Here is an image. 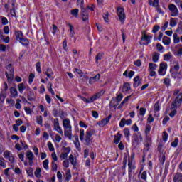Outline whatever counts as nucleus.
I'll list each match as a JSON object with an SVG mask.
<instances>
[{"label": "nucleus", "mask_w": 182, "mask_h": 182, "mask_svg": "<svg viewBox=\"0 0 182 182\" xmlns=\"http://www.w3.org/2000/svg\"><path fill=\"white\" fill-rule=\"evenodd\" d=\"M182 105V93H179L175 100L172 102L171 110L180 107Z\"/></svg>", "instance_id": "nucleus-1"}, {"label": "nucleus", "mask_w": 182, "mask_h": 182, "mask_svg": "<svg viewBox=\"0 0 182 182\" xmlns=\"http://www.w3.org/2000/svg\"><path fill=\"white\" fill-rule=\"evenodd\" d=\"M7 70L8 71L5 73V75L7 77V80H9V82H12V80H14V73L12 64H9L7 65Z\"/></svg>", "instance_id": "nucleus-2"}, {"label": "nucleus", "mask_w": 182, "mask_h": 182, "mask_svg": "<svg viewBox=\"0 0 182 182\" xmlns=\"http://www.w3.org/2000/svg\"><path fill=\"white\" fill-rule=\"evenodd\" d=\"M117 14L118 15L120 22H122V23H124V19H126L124 9L123 7H118L117 9Z\"/></svg>", "instance_id": "nucleus-3"}, {"label": "nucleus", "mask_w": 182, "mask_h": 182, "mask_svg": "<svg viewBox=\"0 0 182 182\" xmlns=\"http://www.w3.org/2000/svg\"><path fill=\"white\" fill-rule=\"evenodd\" d=\"M134 141L132 142L133 146H139L141 141H143V136L141 134H139V136L137 134H134L133 135Z\"/></svg>", "instance_id": "nucleus-4"}, {"label": "nucleus", "mask_w": 182, "mask_h": 182, "mask_svg": "<svg viewBox=\"0 0 182 182\" xmlns=\"http://www.w3.org/2000/svg\"><path fill=\"white\" fill-rule=\"evenodd\" d=\"M168 9L171 11V16H178V9H177L174 4H169Z\"/></svg>", "instance_id": "nucleus-5"}, {"label": "nucleus", "mask_w": 182, "mask_h": 182, "mask_svg": "<svg viewBox=\"0 0 182 182\" xmlns=\"http://www.w3.org/2000/svg\"><path fill=\"white\" fill-rule=\"evenodd\" d=\"M167 69V63H162L159 65V70H158L159 75L161 76H164L166 75V70Z\"/></svg>", "instance_id": "nucleus-6"}, {"label": "nucleus", "mask_w": 182, "mask_h": 182, "mask_svg": "<svg viewBox=\"0 0 182 182\" xmlns=\"http://www.w3.org/2000/svg\"><path fill=\"white\" fill-rule=\"evenodd\" d=\"M26 157L28 160L29 166H32L33 164V159H35V156L33 155V153L31 151H28L26 153Z\"/></svg>", "instance_id": "nucleus-7"}, {"label": "nucleus", "mask_w": 182, "mask_h": 182, "mask_svg": "<svg viewBox=\"0 0 182 182\" xmlns=\"http://www.w3.org/2000/svg\"><path fill=\"white\" fill-rule=\"evenodd\" d=\"M54 130L58 132L61 136H63V131L62 130V128H60V126L59 125V119H54Z\"/></svg>", "instance_id": "nucleus-8"}, {"label": "nucleus", "mask_w": 182, "mask_h": 182, "mask_svg": "<svg viewBox=\"0 0 182 182\" xmlns=\"http://www.w3.org/2000/svg\"><path fill=\"white\" fill-rule=\"evenodd\" d=\"M81 16L84 22L89 20V13H87V9L86 8L82 7L81 9Z\"/></svg>", "instance_id": "nucleus-9"}, {"label": "nucleus", "mask_w": 182, "mask_h": 182, "mask_svg": "<svg viewBox=\"0 0 182 182\" xmlns=\"http://www.w3.org/2000/svg\"><path fill=\"white\" fill-rule=\"evenodd\" d=\"M105 94V91L102 90L100 92L97 93L96 95H93L92 97H90L88 100V103H92L97 99H99L100 96H102Z\"/></svg>", "instance_id": "nucleus-10"}, {"label": "nucleus", "mask_w": 182, "mask_h": 182, "mask_svg": "<svg viewBox=\"0 0 182 182\" xmlns=\"http://www.w3.org/2000/svg\"><path fill=\"white\" fill-rule=\"evenodd\" d=\"M93 131H87L85 134V143L87 146L90 144V141H92V133Z\"/></svg>", "instance_id": "nucleus-11"}, {"label": "nucleus", "mask_w": 182, "mask_h": 182, "mask_svg": "<svg viewBox=\"0 0 182 182\" xmlns=\"http://www.w3.org/2000/svg\"><path fill=\"white\" fill-rule=\"evenodd\" d=\"M110 119H112V115H109L107 118L100 121L98 122L100 127H104V126H106V124H107V123H109L110 121Z\"/></svg>", "instance_id": "nucleus-12"}, {"label": "nucleus", "mask_w": 182, "mask_h": 182, "mask_svg": "<svg viewBox=\"0 0 182 182\" xmlns=\"http://www.w3.org/2000/svg\"><path fill=\"white\" fill-rule=\"evenodd\" d=\"M100 79V74H97L94 77H91L89 79V83L90 85H93V83H96V82H98V80Z\"/></svg>", "instance_id": "nucleus-13"}, {"label": "nucleus", "mask_w": 182, "mask_h": 182, "mask_svg": "<svg viewBox=\"0 0 182 182\" xmlns=\"http://www.w3.org/2000/svg\"><path fill=\"white\" fill-rule=\"evenodd\" d=\"M63 126L65 130L72 129V126L70 125V120H69V119H65L63 121Z\"/></svg>", "instance_id": "nucleus-14"}, {"label": "nucleus", "mask_w": 182, "mask_h": 182, "mask_svg": "<svg viewBox=\"0 0 182 182\" xmlns=\"http://www.w3.org/2000/svg\"><path fill=\"white\" fill-rule=\"evenodd\" d=\"M134 87H139L141 85V80H140L139 76H136L134 78Z\"/></svg>", "instance_id": "nucleus-15"}, {"label": "nucleus", "mask_w": 182, "mask_h": 182, "mask_svg": "<svg viewBox=\"0 0 182 182\" xmlns=\"http://www.w3.org/2000/svg\"><path fill=\"white\" fill-rule=\"evenodd\" d=\"M27 99L29 102H34L36 97L35 93L33 91H30L27 93Z\"/></svg>", "instance_id": "nucleus-16"}, {"label": "nucleus", "mask_w": 182, "mask_h": 182, "mask_svg": "<svg viewBox=\"0 0 182 182\" xmlns=\"http://www.w3.org/2000/svg\"><path fill=\"white\" fill-rule=\"evenodd\" d=\"M153 37L151 36H147L146 32L144 31L142 33V37H141V41H146L147 43H149V42H150L151 39Z\"/></svg>", "instance_id": "nucleus-17"}, {"label": "nucleus", "mask_w": 182, "mask_h": 182, "mask_svg": "<svg viewBox=\"0 0 182 182\" xmlns=\"http://www.w3.org/2000/svg\"><path fill=\"white\" fill-rule=\"evenodd\" d=\"M64 136L68 137L69 140H72V129H65L64 131Z\"/></svg>", "instance_id": "nucleus-18"}, {"label": "nucleus", "mask_w": 182, "mask_h": 182, "mask_svg": "<svg viewBox=\"0 0 182 182\" xmlns=\"http://www.w3.org/2000/svg\"><path fill=\"white\" fill-rule=\"evenodd\" d=\"M174 182H182V173H178L173 178Z\"/></svg>", "instance_id": "nucleus-19"}, {"label": "nucleus", "mask_w": 182, "mask_h": 182, "mask_svg": "<svg viewBox=\"0 0 182 182\" xmlns=\"http://www.w3.org/2000/svg\"><path fill=\"white\" fill-rule=\"evenodd\" d=\"M132 97V95L126 97L123 101L121 102V104L119 105L118 109H122L123 106H124V104L127 103V102H129V100Z\"/></svg>", "instance_id": "nucleus-20"}, {"label": "nucleus", "mask_w": 182, "mask_h": 182, "mask_svg": "<svg viewBox=\"0 0 182 182\" xmlns=\"http://www.w3.org/2000/svg\"><path fill=\"white\" fill-rule=\"evenodd\" d=\"M172 77H173V79H182V73L174 72L172 73Z\"/></svg>", "instance_id": "nucleus-21"}, {"label": "nucleus", "mask_w": 182, "mask_h": 182, "mask_svg": "<svg viewBox=\"0 0 182 182\" xmlns=\"http://www.w3.org/2000/svg\"><path fill=\"white\" fill-rule=\"evenodd\" d=\"M114 143H115V144H119V141H120L122 139V134H120V133H117V135H114Z\"/></svg>", "instance_id": "nucleus-22"}, {"label": "nucleus", "mask_w": 182, "mask_h": 182, "mask_svg": "<svg viewBox=\"0 0 182 182\" xmlns=\"http://www.w3.org/2000/svg\"><path fill=\"white\" fill-rule=\"evenodd\" d=\"M41 173H42V170H41V168L38 167L34 172V174L37 178H41V177H42Z\"/></svg>", "instance_id": "nucleus-23"}, {"label": "nucleus", "mask_w": 182, "mask_h": 182, "mask_svg": "<svg viewBox=\"0 0 182 182\" xmlns=\"http://www.w3.org/2000/svg\"><path fill=\"white\" fill-rule=\"evenodd\" d=\"M130 90V84L126 82L124 84L122 87V92H129Z\"/></svg>", "instance_id": "nucleus-24"}, {"label": "nucleus", "mask_w": 182, "mask_h": 182, "mask_svg": "<svg viewBox=\"0 0 182 182\" xmlns=\"http://www.w3.org/2000/svg\"><path fill=\"white\" fill-rule=\"evenodd\" d=\"M15 35H16V38L17 41H19L20 39L23 38V33L21 31H16L15 33Z\"/></svg>", "instance_id": "nucleus-25"}, {"label": "nucleus", "mask_w": 182, "mask_h": 182, "mask_svg": "<svg viewBox=\"0 0 182 182\" xmlns=\"http://www.w3.org/2000/svg\"><path fill=\"white\" fill-rule=\"evenodd\" d=\"M10 93L12 96H14V97L16 96H18V90H16V88L11 87L10 88Z\"/></svg>", "instance_id": "nucleus-26"}, {"label": "nucleus", "mask_w": 182, "mask_h": 182, "mask_svg": "<svg viewBox=\"0 0 182 182\" xmlns=\"http://www.w3.org/2000/svg\"><path fill=\"white\" fill-rule=\"evenodd\" d=\"M18 88L20 93H23L25 89H26V87L25 86V84L20 83L18 85Z\"/></svg>", "instance_id": "nucleus-27"}, {"label": "nucleus", "mask_w": 182, "mask_h": 182, "mask_svg": "<svg viewBox=\"0 0 182 182\" xmlns=\"http://www.w3.org/2000/svg\"><path fill=\"white\" fill-rule=\"evenodd\" d=\"M162 42L164 44H165L166 46H168V45H170V38L167 37V36H164Z\"/></svg>", "instance_id": "nucleus-28"}, {"label": "nucleus", "mask_w": 182, "mask_h": 182, "mask_svg": "<svg viewBox=\"0 0 182 182\" xmlns=\"http://www.w3.org/2000/svg\"><path fill=\"white\" fill-rule=\"evenodd\" d=\"M70 14L75 18H77L79 16V10L77 9H72Z\"/></svg>", "instance_id": "nucleus-29"}, {"label": "nucleus", "mask_w": 182, "mask_h": 182, "mask_svg": "<svg viewBox=\"0 0 182 182\" xmlns=\"http://www.w3.org/2000/svg\"><path fill=\"white\" fill-rule=\"evenodd\" d=\"M159 56H160V54L159 53H154V55L152 56V60L156 63V62H159Z\"/></svg>", "instance_id": "nucleus-30"}, {"label": "nucleus", "mask_w": 182, "mask_h": 182, "mask_svg": "<svg viewBox=\"0 0 182 182\" xmlns=\"http://www.w3.org/2000/svg\"><path fill=\"white\" fill-rule=\"evenodd\" d=\"M69 161L74 166H76V164H77V163L75 160V156H73L72 154H70V156H69Z\"/></svg>", "instance_id": "nucleus-31"}, {"label": "nucleus", "mask_w": 182, "mask_h": 182, "mask_svg": "<svg viewBox=\"0 0 182 182\" xmlns=\"http://www.w3.org/2000/svg\"><path fill=\"white\" fill-rule=\"evenodd\" d=\"M172 58H173V55H171V53H168L164 55V60L168 62V60H170V59H171Z\"/></svg>", "instance_id": "nucleus-32"}, {"label": "nucleus", "mask_w": 182, "mask_h": 182, "mask_svg": "<svg viewBox=\"0 0 182 182\" xmlns=\"http://www.w3.org/2000/svg\"><path fill=\"white\" fill-rule=\"evenodd\" d=\"M43 166L45 170H49V160L48 159L44 160L43 162Z\"/></svg>", "instance_id": "nucleus-33"}, {"label": "nucleus", "mask_w": 182, "mask_h": 182, "mask_svg": "<svg viewBox=\"0 0 182 182\" xmlns=\"http://www.w3.org/2000/svg\"><path fill=\"white\" fill-rule=\"evenodd\" d=\"M103 53H99L96 57H95V60L97 63H99V60H102V58H103Z\"/></svg>", "instance_id": "nucleus-34"}, {"label": "nucleus", "mask_w": 182, "mask_h": 182, "mask_svg": "<svg viewBox=\"0 0 182 182\" xmlns=\"http://www.w3.org/2000/svg\"><path fill=\"white\" fill-rule=\"evenodd\" d=\"M124 134L126 139H129V136H130V129H129V128H125L124 129Z\"/></svg>", "instance_id": "nucleus-35"}, {"label": "nucleus", "mask_w": 182, "mask_h": 182, "mask_svg": "<svg viewBox=\"0 0 182 182\" xmlns=\"http://www.w3.org/2000/svg\"><path fill=\"white\" fill-rule=\"evenodd\" d=\"M176 19H177V18H171L170 26H171L172 28H174V26H176V25H177V21H176Z\"/></svg>", "instance_id": "nucleus-36"}, {"label": "nucleus", "mask_w": 182, "mask_h": 182, "mask_svg": "<svg viewBox=\"0 0 182 182\" xmlns=\"http://www.w3.org/2000/svg\"><path fill=\"white\" fill-rule=\"evenodd\" d=\"M19 42L23 45H29V41L27 38H22L19 40Z\"/></svg>", "instance_id": "nucleus-37"}, {"label": "nucleus", "mask_w": 182, "mask_h": 182, "mask_svg": "<svg viewBox=\"0 0 182 182\" xmlns=\"http://www.w3.org/2000/svg\"><path fill=\"white\" fill-rule=\"evenodd\" d=\"M26 173L30 177H33V168H28L26 169Z\"/></svg>", "instance_id": "nucleus-38"}, {"label": "nucleus", "mask_w": 182, "mask_h": 182, "mask_svg": "<svg viewBox=\"0 0 182 182\" xmlns=\"http://www.w3.org/2000/svg\"><path fill=\"white\" fill-rule=\"evenodd\" d=\"M157 69V64L153 63H149V70H156Z\"/></svg>", "instance_id": "nucleus-39"}, {"label": "nucleus", "mask_w": 182, "mask_h": 182, "mask_svg": "<svg viewBox=\"0 0 182 182\" xmlns=\"http://www.w3.org/2000/svg\"><path fill=\"white\" fill-rule=\"evenodd\" d=\"M128 166H129V173H132V171H133V170H134V166H133V163H132V162H130V161H129Z\"/></svg>", "instance_id": "nucleus-40"}, {"label": "nucleus", "mask_w": 182, "mask_h": 182, "mask_svg": "<svg viewBox=\"0 0 182 182\" xmlns=\"http://www.w3.org/2000/svg\"><path fill=\"white\" fill-rule=\"evenodd\" d=\"M71 177H72V174H70V170L67 171L65 173V180H67V181H69Z\"/></svg>", "instance_id": "nucleus-41"}, {"label": "nucleus", "mask_w": 182, "mask_h": 182, "mask_svg": "<svg viewBox=\"0 0 182 182\" xmlns=\"http://www.w3.org/2000/svg\"><path fill=\"white\" fill-rule=\"evenodd\" d=\"M173 42L174 43H178L180 42V38H178L177 33L173 34Z\"/></svg>", "instance_id": "nucleus-42"}, {"label": "nucleus", "mask_w": 182, "mask_h": 182, "mask_svg": "<svg viewBox=\"0 0 182 182\" xmlns=\"http://www.w3.org/2000/svg\"><path fill=\"white\" fill-rule=\"evenodd\" d=\"M36 70L38 73H41L42 70L41 69V62H38L36 64Z\"/></svg>", "instance_id": "nucleus-43"}, {"label": "nucleus", "mask_w": 182, "mask_h": 182, "mask_svg": "<svg viewBox=\"0 0 182 182\" xmlns=\"http://www.w3.org/2000/svg\"><path fill=\"white\" fill-rule=\"evenodd\" d=\"M33 79H35V74L31 73L29 77H28V82L30 85L33 82Z\"/></svg>", "instance_id": "nucleus-44"}, {"label": "nucleus", "mask_w": 182, "mask_h": 182, "mask_svg": "<svg viewBox=\"0 0 182 182\" xmlns=\"http://www.w3.org/2000/svg\"><path fill=\"white\" fill-rule=\"evenodd\" d=\"M85 139V130H80V140H83Z\"/></svg>", "instance_id": "nucleus-45"}, {"label": "nucleus", "mask_w": 182, "mask_h": 182, "mask_svg": "<svg viewBox=\"0 0 182 182\" xmlns=\"http://www.w3.org/2000/svg\"><path fill=\"white\" fill-rule=\"evenodd\" d=\"M162 139L164 141H167V139H168V134H167L166 132H164L162 134Z\"/></svg>", "instance_id": "nucleus-46"}, {"label": "nucleus", "mask_w": 182, "mask_h": 182, "mask_svg": "<svg viewBox=\"0 0 182 182\" xmlns=\"http://www.w3.org/2000/svg\"><path fill=\"white\" fill-rule=\"evenodd\" d=\"M160 29V26L156 25L153 27L152 32L153 33H157Z\"/></svg>", "instance_id": "nucleus-47"}, {"label": "nucleus", "mask_w": 182, "mask_h": 182, "mask_svg": "<svg viewBox=\"0 0 182 182\" xmlns=\"http://www.w3.org/2000/svg\"><path fill=\"white\" fill-rule=\"evenodd\" d=\"M172 112L169 113L170 117H174L177 114V109L175 108L173 109H171Z\"/></svg>", "instance_id": "nucleus-48"}, {"label": "nucleus", "mask_w": 182, "mask_h": 182, "mask_svg": "<svg viewBox=\"0 0 182 182\" xmlns=\"http://www.w3.org/2000/svg\"><path fill=\"white\" fill-rule=\"evenodd\" d=\"M1 40L3 41L4 43H9V41H11V38H9V36H7L6 38L2 37Z\"/></svg>", "instance_id": "nucleus-49"}, {"label": "nucleus", "mask_w": 182, "mask_h": 182, "mask_svg": "<svg viewBox=\"0 0 182 182\" xmlns=\"http://www.w3.org/2000/svg\"><path fill=\"white\" fill-rule=\"evenodd\" d=\"M52 170H54V171H57L58 170V164H56V162L52 161Z\"/></svg>", "instance_id": "nucleus-50"}, {"label": "nucleus", "mask_w": 182, "mask_h": 182, "mask_svg": "<svg viewBox=\"0 0 182 182\" xmlns=\"http://www.w3.org/2000/svg\"><path fill=\"white\" fill-rule=\"evenodd\" d=\"M68 153H63L60 155V159L61 160H65V159L68 158Z\"/></svg>", "instance_id": "nucleus-51"}, {"label": "nucleus", "mask_w": 182, "mask_h": 182, "mask_svg": "<svg viewBox=\"0 0 182 182\" xmlns=\"http://www.w3.org/2000/svg\"><path fill=\"white\" fill-rule=\"evenodd\" d=\"M48 146L50 151H54L55 147H53V145L52 144V142H48Z\"/></svg>", "instance_id": "nucleus-52"}, {"label": "nucleus", "mask_w": 182, "mask_h": 182, "mask_svg": "<svg viewBox=\"0 0 182 182\" xmlns=\"http://www.w3.org/2000/svg\"><path fill=\"white\" fill-rule=\"evenodd\" d=\"M6 97V95H5V94H4V92H1L0 94V101L1 102V103H4Z\"/></svg>", "instance_id": "nucleus-53"}, {"label": "nucleus", "mask_w": 182, "mask_h": 182, "mask_svg": "<svg viewBox=\"0 0 182 182\" xmlns=\"http://www.w3.org/2000/svg\"><path fill=\"white\" fill-rule=\"evenodd\" d=\"M139 114L140 116H144V114H146V109L141 107L139 109Z\"/></svg>", "instance_id": "nucleus-54"}, {"label": "nucleus", "mask_w": 182, "mask_h": 182, "mask_svg": "<svg viewBox=\"0 0 182 182\" xmlns=\"http://www.w3.org/2000/svg\"><path fill=\"white\" fill-rule=\"evenodd\" d=\"M171 144L172 147H177L178 146V139H176Z\"/></svg>", "instance_id": "nucleus-55"}, {"label": "nucleus", "mask_w": 182, "mask_h": 182, "mask_svg": "<svg viewBox=\"0 0 182 182\" xmlns=\"http://www.w3.org/2000/svg\"><path fill=\"white\" fill-rule=\"evenodd\" d=\"M124 124H126V119L122 118L119 122L120 127H124Z\"/></svg>", "instance_id": "nucleus-56"}, {"label": "nucleus", "mask_w": 182, "mask_h": 182, "mask_svg": "<svg viewBox=\"0 0 182 182\" xmlns=\"http://www.w3.org/2000/svg\"><path fill=\"white\" fill-rule=\"evenodd\" d=\"M117 102H118V103H119V102H122V99H123V94H119L117 97Z\"/></svg>", "instance_id": "nucleus-57"}, {"label": "nucleus", "mask_w": 182, "mask_h": 182, "mask_svg": "<svg viewBox=\"0 0 182 182\" xmlns=\"http://www.w3.org/2000/svg\"><path fill=\"white\" fill-rule=\"evenodd\" d=\"M2 25H8V19L6 17L1 18Z\"/></svg>", "instance_id": "nucleus-58"}, {"label": "nucleus", "mask_w": 182, "mask_h": 182, "mask_svg": "<svg viewBox=\"0 0 182 182\" xmlns=\"http://www.w3.org/2000/svg\"><path fill=\"white\" fill-rule=\"evenodd\" d=\"M159 110H160V105H159V102H156L154 105V111L159 112Z\"/></svg>", "instance_id": "nucleus-59"}, {"label": "nucleus", "mask_w": 182, "mask_h": 182, "mask_svg": "<svg viewBox=\"0 0 182 182\" xmlns=\"http://www.w3.org/2000/svg\"><path fill=\"white\" fill-rule=\"evenodd\" d=\"M63 166L65 167V168L69 167V159H66L63 161Z\"/></svg>", "instance_id": "nucleus-60"}, {"label": "nucleus", "mask_w": 182, "mask_h": 182, "mask_svg": "<svg viewBox=\"0 0 182 182\" xmlns=\"http://www.w3.org/2000/svg\"><path fill=\"white\" fill-rule=\"evenodd\" d=\"M42 116L37 117V123L38 124H41L42 126Z\"/></svg>", "instance_id": "nucleus-61"}, {"label": "nucleus", "mask_w": 182, "mask_h": 182, "mask_svg": "<svg viewBox=\"0 0 182 182\" xmlns=\"http://www.w3.org/2000/svg\"><path fill=\"white\" fill-rule=\"evenodd\" d=\"M4 32L5 35H8L9 33V26H4Z\"/></svg>", "instance_id": "nucleus-62"}, {"label": "nucleus", "mask_w": 182, "mask_h": 182, "mask_svg": "<svg viewBox=\"0 0 182 182\" xmlns=\"http://www.w3.org/2000/svg\"><path fill=\"white\" fill-rule=\"evenodd\" d=\"M164 84L166 85V86H170V79L165 78L164 81Z\"/></svg>", "instance_id": "nucleus-63"}, {"label": "nucleus", "mask_w": 182, "mask_h": 182, "mask_svg": "<svg viewBox=\"0 0 182 182\" xmlns=\"http://www.w3.org/2000/svg\"><path fill=\"white\" fill-rule=\"evenodd\" d=\"M152 6H154L155 8H157L159 6V0H154Z\"/></svg>", "instance_id": "nucleus-64"}]
</instances>
